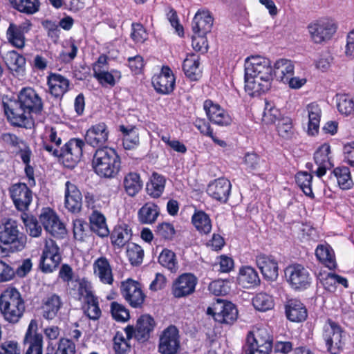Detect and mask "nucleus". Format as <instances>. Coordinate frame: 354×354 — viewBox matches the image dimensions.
I'll list each match as a JSON object with an SVG mask.
<instances>
[{"instance_id": "obj_1", "label": "nucleus", "mask_w": 354, "mask_h": 354, "mask_svg": "<svg viewBox=\"0 0 354 354\" xmlns=\"http://www.w3.org/2000/svg\"><path fill=\"white\" fill-rule=\"evenodd\" d=\"M4 112L12 124L26 129L33 126L31 113H39L43 110V100L31 87L23 88L17 100L3 101Z\"/></svg>"}, {"instance_id": "obj_2", "label": "nucleus", "mask_w": 354, "mask_h": 354, "mask_svg": "<svg viewBox=\"0 0 354 354\" xmlns=\"http://www.w3.org/2000/svg\"><path fill=\"white\" fill-rule=\"evenodd\" d=\"M245 90L250 95L268 91L273 80L271 61L261 55H252L245 60Z\"/></svg>"}, {"instance_id": "obj_3", "label": "nucleus", "mask_w": 354, "mask_h": 354, "mask_svg": "<svg viewBox=\"0 0 354 354\" xmlns=\"http://www.w3.org/2000/svg\"><path fill=\"white\" fill-rule=\"evenodd\" d=\"M91 165L93 171L101 178H114L121 170V158L113 148L97 149Z\"/></svg>"}, {"instance_id": "obj_4", "label": "nucleus", "mask_w": 354, "mask_h": 354, "mask_svg": "<svg viewBox=\"0 0 354 354\" xmlns=\"http://www.w3.org/2000/svg\"><path fill=\"white\" fill-rule=\"evenodd\" d=\"M25 301L18 290L13 287L5 289L0 295V310L10 323H17L25 312Z\"/></svg>"}, {"instance_id": "obj_5", "label": "nucleus", "mask_w": 354, "mask_h": 354, "mask_svg": "<svg viewBox=\"0 0 354 354\" xmlns=\"http://www.w3.org/2000/svg\"><path fill=\"white\" fill-rule=\"evenodd\" d=\"M27 236L20 232L16 221L8 220L0 226V243L6 247V257L8 253L23 250L26 245Z\"/></svg>"}, {"instance_id": "obj_6", "label": "nucleus", "mask_w": 354, "mask_h": 354, "mask_svg": "<svg viewBox=\"0 0 354 354\" xmlns=\"http://www.w3.org/2000/svg\"><path fill=\"white\" fill-rule=\"evenodd\" d=\"M246 343L248 354H270L273 337L266 328H257L248 332Z\"/></svg>"}, {"instance_id": "obj_7", "label": "nucleus", "mask_w": 354, "mask_h": 354, "mask_svg": "<svg viewBox=\"0 0 354 354\" xmlns=\"http://www.w3.org/2000/svg\"><path fill=\"white\" fill-rule=\"evenodd\" d=\"M284 272L286 281L292 290L304 291L311 286L313 277L303 265L292 263L286 268Z\"/></svg>"}, {"instance_id": "obj_8", "label": "nucleus", "mask_w": 354, "mask_h": 354, "mask_svg": "<svg viewBox=\"0 0 354 354\" xmlns=\"http://www.w3.org/2000/svg\"><path fill=\"white\" fill-rule=\"evenodd\" d=\"M343 329L340 325L330 318H328L322 328V338L327 351L330 354H339L343 350Z\"/></svg>"}, {"instance_id": "obj_9", "label": "nucleus", "mask_w": 354, "mask_h": 354, "mask_svg": "<svg viewBox=\"0 0 354 354\" xmlns=\"http://www.w3.org/2000/svg\"><path fill=\"white\" fill-rule=\"evenodd\" d=\"M85 142L79 138H71L60 149L59 162L66 168L74 169L83 155Z\"/></svg>"}, {"instance_id": "obj_10", "label": "nucleus", "mask_w": 354, "mask_h": 354, "mask_svg": "<svg viewBox=\"0 0 354 354\" xmlns=\"http://www.w3.org/2000/svg\"><path fill=\"white\" fill-rule=\"evenodd\" d=\"M62 259L60 249L55 241L51 239L46 240L39 263L41 271L46 274L53 272Z\"/></svg>"}, {"instance_id": "obj_11", "label": "nucleus", "mask_w": 354, "mask_h": 354, "mask_svg": "<svg viewBox=\"0 0 354 354\" xmlns=\"http://www.w3.org/2000/svg\"><path fill=\"white\" fill-rule=\"evenodd\" d=\"M207 313L221 324H232L238 317V310L232 302L216 299L207 309Z\"/></svg>"}, {"instance_id": "obj_12", "label": "nucleus", "mask_w": 354, "mask_h": 354, "mask_svg": "<svg viewBox=\"0 0 354 354\" xmlns=\"http://www.w3.org/2000/svg\"><path fill=\"white\" fill-rule=\"evenodd\" d=\"M120 293L128 304L133 308H141L146 299L142 285L139 281L128 278L121 282Z\"/></svg>"}, {"instance_id": "obj_13", "label": "nucleus", "mask_w": 354, "mask_h": 354, "mask_svg": "<svg viewBox=\"0 0 354 354\" xmlns=\"http://www.w3.org/2000/svg\"><path fill=\"white\" fill-rule=\"evenodd\" d=\"M156 322L149 315H142L137 320L136 327L128 325L124 328V332L128 339L135 337L138 342H147L154 330Z\"/></svg>"}, {"instance_id": "obj_14", "label": "nucleus", "mask_w": 354, "mask_h": 354, "mask_svg": "<svg viewBox=\"0 0 354 354\" xmlns=\"http://www.w3.org/2000/svg\"><path fill=\"white\" fill-rule=\"evenodd\" d=\"M180 349V337L178 328L169 325L159 336L158 351L161 354H177Z\"/></svg>"}, {"instance_id": "obj_15", "label": "nucleus", "mask_w": 354, "mask_h": 354, "mask_svg": "<svg viewBox=\"0 0 354 354\" xmlns=\"http://www.w3.org/2000/svg\"><path fill=\"white\" fill-rule=\"evenodd\" d=\"M198 278L191 272H184L173 281L171 292L174 298L180 299L192 295L196 291Z\"/></svg>"}, {"instance_id": "obj_16", "label": "nucleus", "mask_w": 354, "mask_h": 354, "mask_svg": "<svg viewBox=\"0 0 354 354\" xmlns=\"http://www.w3.org/2000/svg\"><path fill=\"white\" fill-rule=\"evenodd\" d=\"M311 40L316 44H321L330 39L337 30L335 23L330 19H322L310 23L308 26Z\"/></svg>"}, {"instance_id": "obj_17", "label": "nucleus", "mask_w": 354, "mask_h": 354, "mask_svg": "<svg viewBox=\"0 0 354 354\" xmlns=\"http://www.w3.org/2000/svg\"><path fill=\"white\" fill-rule=\"evenodd\" d=\"M9 194L18 211L26 212L32 201V192L26 183H17L9 188Z\"/></svg>"}, {"instance_id": "obj_18", "label": "nucleus", "mask_w": 354, "mask_h": 354, "mask_svg": "<svg viewBox=\"0 0 354 354\" xmlns=\"http://www.w3.org/2000/svg\"><path fill=\"white\" fill-rule=\"evenodd\" d=\"M39 218L46 232L54 237L63 238L66 232V227L53 209L43 208Z\"/></svg>"}, {"instance_id": "obj_19", "label": "nucleus", "mask_w": 354, "mask_h": 354, "mask_svg": "<svg viewBox=\"0 0 354 354\" xmlns=\"http://www.w3.org/2000/svg\"><path fill=\"white\" fill-rule=\"evenodd\" d=\"M37 330V322L35 319H32L23 340L24 347L26 348L24 354H43V335Z\"/></svg>"}, {"instance_id": "obj_20", "label": "nucleus", "mask_w": 354, "mask_h": 354, "mask_svg": "<svg viewBox=\"0 0 354 354\" xmlns=\"http://www.w3.org/2000/svg\"><path fill=\"white\" fill-rule=\"evenodd\" d=\"M203 107L207 118L212 123L221 127H227L232 124V117L227 111L218 103L207 99L204 101Z\"/></svg>"}, {"instance_id": "obj_21", "label": "nucleus", "mask_w": 354, "mask_h": 354, "mask_svg": "<svg viewBox=\"0 0 354 354\" xmlns=\"http://www.w3.org/2000/svg\"><path fill=\"white\" fill-rule=\"evenodd\" d=\"M231 189L230 181L224 177H221L209 182L206 192L212 199L225 204L229 199Z\"/></svg>"}, {"instance_id": "obj_22", "label": "nucleus", "mask_w": 354, "mask_h": 354, "mask_svg": "<svg viewBox=\"0 0 354 354\" xmlns=\"http://www.w3.org/2000/svg\"><path fill=\"white\" fill-rule=\"evenodd\" d=\"M313 160L318 166L315 174L317 177L322 178L326 174L327 170L333 166L331 148L329 143L324 142L315 150L313 154Z\"/></svg>"}, {"instance_id": "obj_23", "label": "nucleus", "mask_w": 354, "mask_h": 354, "mask_svg": "<svg viewBox=\"0 0 354 354\" xmlns=\"http://www.w3.org/2000/svg\"><path fill=\"white\" fill-rule=\"evenodd\" d=\"M255 262L265 279L273 281L277 279L279 266L274 256L261 252L256 255Z\"/></svg>"}, {"instance_id": "obj_24", "label": "nucleus", "mask_w": 354, "mask_h": 354, "mask_svg": "<svg viewBox=\"0 0 354 354\" xmlns=\"http://www.w3.org/2000/svg\"><path fill=\"white\" fill-rule=\"evenodd\" d=\"M31 26L32 24L28 20L19 24L10 23L6 30L8 42L19 49L23 48L25 46V34L29 32Z\"/></svg>"}, {"instance_id": "obj_25", "label": "nucleus", "mask_w": 354, "mask_h": 354, "mask_svg": "<svg viewBox=\"0 0 354 354\" xmlns=\"http://www.w3.org/2000/svg\"><path fill=\"white\" fill-rule=\"evenodd\" d=\"M63 301L61 297L54 292L48 293L41 300V312L44 319L53 320L57 317L62 308Z\"/></svg>"}, {"instance_id": "obj_26", "label": "nucleus", "mask_w": 354, "mask_h": 354, "mask_svg": "<svg viewBox=\"0 0 354 354\" xmlns=\"http://www.w3.org/2000/svg\"><path fill=\"white\" fill-rule=\"evenodd\" d=\"M64 206L73 213L77 214L82 209V195L76 185L68 180L65 183Z\"/></svg>"}, {"instance_id": "obj_27", "label": "nucleus", "mask_w": 354, "mask_h": 354, "mask_svg": "<svg viewBox=\"0 0 354 354\" xmlns=\"http://www.w3.org/2000/svg\"><path fill=\"white\" fill-rule=\"evenodd\" d=\"M152 84L159 93H171L175 87V77L171 70L168 66H162L160 74L153 77Z\"/></svg>"}, {"instance_id": "obj_28", "label": "nucleus", "mask_w": 354, "mask_h": 354, "mask_svg": "<svg viewBox=\"0 0 354 354\" xmlns=\"http://www.w3.org/2000/svg\"><path fill=\"white\" fill-rule=\"evenodd\" d=\"M286 318L292 322H303L308 317V310L301 301L297 298L287 299L285 306Z\"/></svg>"}, {"instance_id": "obj_29", "label": "nucleus", "mask_w": 354, "mask_h": 354, "mask_svg": "<svg viewBox=\"0 0 354 354\" xmlns=\"http://www.w3.org/2000/svg\"><path fill=\"white\" fill-rule=\"evenodd\" d=\"M94 274L100 281L104 283L112 285L114 281L113 270L109 260L104 256L96 259L93 264Z\"/></svg>"}, {"instance_id": "obj_30", "label": "nucleus", "mask_w": 354, "mask_h": 354, "mask_svg": "<svg viewBox=\"0 0 354 354\" xmlns=\"http://www.w3.org/2000/svg\"><path fill=\"white\" fill-rule=\"evenodd\" d=\"M237 283L243 288H254L260 285L261 279L257 271L250 266L239 268Z\"/></svg>"}, {"instance_id": "obj_31", "label": "nucleus", "mask_w": 354, "mask_h": 354, "mask_svg": "<svg viewBox=\"0 0 354 354\" xmlns=\"http://www.w3.org/2000/svg\"><path fill=\"white\" fill-rule=\"evenodd\" d=\"M214 19L207 10H199L192 21V30L194 34L205 35L211 31Z\"/></svg>"}, {"instance_id": "obj_32", "label": "nucleus", "mask_w": 354, "mask_h": 354, "mask_svg": "<svg viewBox=\"0 0 354 354\" xmlns=\"http://www.w3.org/2000/svg\"><path fill=\"white\" fill-rule=\"evenodd\" d=\"M112 245L118 249L126 245L132 238V230L129 225L126 223L115 225L109 234Z\"/></svg>"}, {"instance_id": "obj_33", "label": "nucleus", "mask_w": 354, "mask_h": 354, "mask_svg": "<svg viewBox=\"0 0 354 354\" xmlns=\"http://www.w3.org/2000/svg\"><path fill=\"white\" fill-rule=\"evenodd\" d=\"M47 84L50 93L57 98H62L68 91L70 82L64 76L51 73L48 76Z\"/></svg>"}, {"instance_id": "obj_34", "label": "nucleus", "mask_w": 354, "mask_h": 354, "mask_svg": "<svg viewBox=\"0 0 354 354\" xmlns=\"http://www.w3.org/2000/svg\"><path fill=\"white\" fill-rule=\"evenodd\" d=\"M89 228L92 232L101 238L107 237L110 231L105 216L97 209H94L88 217Z\"/></svg>"}, {"instance_id": "obj_35", "label": "nucleus", "mask_w": 354, "mask_h": 354, "mask_svg": "<svg viewBox=\"0 0 354 354\" xmlns=\"http://www.w3.org/2000/svg\"><path fill=\"white\" fill-rule=\"evenodd\" d=\"M69 292L75 299L79 301L84 299V301H86L94 296L91 284L85 278L75 279L74 282L69 286Z\"/></svg>"}, {"instance_id": "obj_36", "label": "nucleus", "mask_w": 354, "mask_h": 354, "mask_svg": "<svg viewBox=\"0 0 354 354\" xmlns=\"http://www.w3.org/2000/svg\"><path fill=\"white\" fill-rule=\"evenodd\" d=\"M160 214L159 206L151 201L145 203L138 211V221L143 225L155 223Z\"/></svg>"}, {"instance_id": "obj_37", "label": "nucleus", "mask_w": 354, "mask_h": 354, "mask_svg": "<svg viewBox=\"0 0 354 354\" xmlns=\"http://www.w3.org/2000/svg\"><path fill=\"white\" fill-rule=\"evenodd\" d=\"M322 113L321 107L316 102H312L306 105L304 110V117L308 118L307 131L308 133H318Z\"/></svg>"}, {"instance_id": "obj_38", "label": "nucleus", "mask_w": 354, "mask_h": 354, "mask_svg": "<svg viewBox=\"0 0 354 354\" xmlns=\"http://www.w3.org/2000/svg\"><path fill=\"white\" fill-rule=\"evenodd\" d=\"M191 222L201 234H209L212 228V222L209 215L202 209L194 210Z\"/></svg>"}, {"instance_id": "obj_39", "label": "nucleus", "mask_w": 354, "mask_h": 354, "mask_svg": "<svg viewBox=\"0 0 354 354\" xmlns=\"http://www.w3.org/2000/svg\"><path fill=\"white\" fill-rule=\"evenodd\" d=\"M122 185L125 193L130 197H134L142 190L143 181L138 173L130 171L124 175Z\"/></svg>"}, {"instance_id": "obj_40", "label": "nucleus", "mask_w": 354, "mask_h": 354, "mask_svg": "<svg viewBox=\"0 0 354 354\" xmlns=\"http://www.w3.org/2000/svg\"><path fill=\"white\" fill-rule=\"evenodd\" d=\"M315 256L317 260L329 270H335L336 268L335 254L330 245H318L315 250Z\"/></svg>"}, {"instance_id": "obj_41", "label": "nucleus", "mask_w": 354, "mask_h": 354, "mask_svg": "<svg viewBox=\"0 0 354 354\" xmlns=\"http://www.w3.org/2000/svg\"><path fill=\"white\" fill-rule=\"evenodd\" d=\"M165 185V177L157 172H153L147 183V193L153 198H158L163 194Z\"/></svg>"}, {"instance_id": "obj_42", "label": "nucleus", "mask_w": 354, "mask_h": 354, "mask_svg": "<svg viewBox=\"0 0 354 354\" xmlns=\"http://www.w3.org/2000/svg\"><path fill=\"white\" fill-rule=\"evenodd\" d=\"M294 74V65L292 61L287 59H279L276 61L273 68V76L283 82Z\"/></svg>"}, {"instance_id": "obj_43", "label": "nucleus", "mask_w": 354, "mask_h": 354, "mask_svg": "<svg viewBox=\"0 0 354 354\" xmlns=\"http://www.w3.org/2000/svg\"><path fill=\"white\" fill-rule=\"evenodd\" d=\"M199 59L196 55H191L187 57L183 65L185 75L192 81L198 80L201 76Z\"/></svg>"}, {"instance_id": "obj_44", "label": "nucleus", "mask_w": 354, "mask_h": 354, "mask_svg": "<svg viewBox=\"0 0 354 354\" xmlns=\"http://www.w3.org/2000/svg\"><path fill=\"white\" fill-rule=\"evenodd\" d=\"M332 174L336 178L340 189L342 190H348L352 188L353 181L348 167L346 166L337 167L333 169Z\"/></svg>"}, {"instance_id": "obj_45", "label": "nucleus", "mask_w": 354, "mask_h": 354, "mask_svg": "<svg viewBox=\"0 0 354 354\" xmlns=\"http://www.w3.org/2000/svg\"><path fill=\"white\" fill-rule=\"evenodd\" d=\"M93 77L99 82L102 86L109 85L113 86L117 80L121 78V73L117 70H111L110 72L106 69L100 70L96 68Z\"/></svg>"}, {"instance_id": "obj_46", "label": "nucleus", "mask_w": 354, "mask_h": 354, "mask_svg": "<svg viewBox=\"0 0 354 354\" xmlns=\"http://www.w3.org/2000/svg\"><path fill=\"white\" fill-rule=\"evenodd\" d=\"M4 59L8 67L17 73L24 72L26 66V59L15 50L8 51L4 56Z\"/></svg>"}, {"instance_id": "obj_47", "label": "nucleus", "mask_w": 354, "mask_h": 354, "mask_svg": "<svg viewBox=\"0 0 354 354\" xmlns=\"http://www.w3.org/2000/svg\"><path fill=\"white\" fill-rule=\"evenodd\" d=\"M176 230L173 223L162 221L159 223L154 230L158 239L164 241H171L176 235Z\"/></svg>"}, {"instance_id": "obj_48", "label": "nucleus", "mask_w": 354, "mask_h": 354, "mask_svg": "<svg viewBox=\"0 0 354 354\" xmlns=\"http://www.w3.org/2000/svg\"><path fill=\"white\" fill-rule=\"evenodd\" d=\"M313 178V175L308 171H298L295 175L297 185L306 196L312 199L315 198V194L312 189Z\"/></svg>"}, {"instance_id": "obj_49", "label": "nucleus", "mask_w": 354, "mask_h": 354, "mask_svg": "<svg viewBox=\"0 0 354 354\" xmlns=\"http://www.w3.org/2000/svg\"><path fill=\"white\" fill-rule=\"evenodd\" d=\"M12 6L18 11L33 15L39 10V0H12Z\"/></svg>"}, {"instance_id": "obj_50", "label": "nucleus", "mask_w": 354, "mask_h": 354, "mask_svg": "<svg viewBox=\"0 0 354 354\" xmlns=\"http://www.w3.org/2000/svg\"><path fill=\"white\" fill-rule=\"evenodd\" d=\"M158 263L171 272H176L178 270L176 254L167 248L163 249L160 252L158 257Z\"/></svg>"}, {"instance_id": "obj_51", "label": "nucleus", "mask_w": 354, "mask_h": 354, "mask_svg": "<svg viewBox=\"0 0 354 354\" xmlns=\"http://www.w3.org/2000/svg\"><path fill=\"white\" fill-rule=\"evenodd\" d=\"M130 339L127 336L124 337L122 332L117 331L113 338V349L115 354H128L131 347Z\"/></svg>"}, {"instance_id": "obj_52", "label": "nucleus", "mask_w": 354, "mask_h": 354, "mask_svg": "<svg viewBox=\"0 0 354 354\" xmlns=\"http://www.w3.org/2000/svg\"><path fill=\"white\" fill-rule=\"evenodd\" d=\"M252 305L257 310L265 312L272 309L274 303L272 296L265 292H259L252 299Z\"/></svg>"}, {"instance_id": "obj_53", "label": "nucleus", "mask_w": 354, "mask_h": 354, "mask_svg": "<svg viewBox=\"0 0 354 354\" xmlns=\"http://www.w3.org/2000/svg\"><path fill=\"white\" fill-rule=\"evenodd\" d=\"M337 107L339 113L348 115L354 112V100L347 94L336 95Z\"/></svg>"}, {"instance_id": "obj_54", "label": "nucleus", "mask_w": 354, "mask_h": 354, "mask_svg": "<svg viewBox=\"0 0 354 354\" xmlns=\"http://www.w3.org/2000/svg\"><path fill=\"white\" fill-rule=\"evenodd\" d=\"M22 219L26 231L30 236L38 237L41 235L42 227L35 216L25 214Z\"/></svg>"}, {"instance_id": "obj_55", "label": "nucleus", "mask_w": 354, "mask_h": 354, "mask_svg": "<svg viewBox=\"0 0 354 354\" xmlns=\"http://www.w3.org/2000/svg\"><path fill=\"white\" fill-rule=\"evenodd\" d=\"M127 257L133 266H140L143 261L144 250L136 243H131L127 250Z\"/></svg>"}, {"instance_id": "obj_56", "label": "nucleus", "mask_w": 354, "mask_h": 354, "mask_svg": "<svg viewBox=\"0 0 354 354\" xmlns=\"http://www.w3.org/2000/svg\"><path fill=\"white\" fill-rule=\"evenodd\" d=\"M111 313L113 318L117 322H124L130 317L129 310L117 301L111 302Z\"/></svg>"}, {"instance_id": "obj_57", "label": "nucleus", "mask_w": 354, "mask_h": 354, "mask_svg": "<svg viewBox=\"0 0 354 354\" xmlns=\"http://www.w3.org/2000/svg\"><path fill=\"white\" fill-rule=\"evenodd\" d=\"M87 305V309L85 311L86 316L92 320H97L102 315L101 310L99 306L98 298L93 296L85 301Z\"/></svg>"}, {"instance_id": "obj_58", "label": "nucleus", "mask_w": 354, "mask_h": 354, "mask_svg": "<svg viewBox=\"0 0 354 354\" xmlns=\"http://www.w3.org/2000/svg\"><path fill=\"white\" fill-rule=\"evenodd\" d=\"M88 223L82 218H76L73 222V232L74 239L79 241H84L87 236Z\"/></svg>"}, {"instance_id": "obj_59", "label": "nucleus", "mask_w": 354, "mask_h": 354, "mask_svg": "<svg viewBox=\"0 0 354 354\" xmlns=\"http://www.w3.org/2000/svg\"><path fill=\"white\" fill-rule=\"evenodd\" d=\"M55 354H76L75 342L67 337H61L57 342Z\"/></svg>"}, {"instance_id": "obj_60", "label": "nucleus", "mask_w": 354, "mask_h": 354, "mask_svg": "<svg viewBox=\"0 0 354 354\" xmlns=\"http://www.w3.org/2000/svg\"><path fill=\"white\" fill-rule=\"evenodd\" d=\"M109 134H85V140L86 143L97 149H102L108 147L106 146L108 142Z\"/></svg>"}, {"instance_id": "obj_61", "label": "nucleus", "mask_w": 354, "mask_h": 354, "mask_svg": "<svg viewBox=\"0 0 354 354\" xmlns=\"http://www.w3.org/2000/svg\"><path fill=\"white\" fill-rule=\"evenodd\" d=\"M280 115L279 111L270 104H267L263 114L262 121L266 124H270L278 121Z\"/></svg>"}, {"instance_id": "obj_62", "label": "nucleus", "mask_w": 354, "mask_h": 354, "mask_svg": "<svg viewBox=\"0 0 354 354\" xmlns=\"http://www.w3.org/2000/svg\"><path fill=\"white\" fill-rule=\"evenodd\" d=\"M131 37L135 42L142 44L147 39L148 33L142 24H133Z\"/></svg>"}, {"instance_id": "obj_63", "label": "nucleus", "mask_w": 354, "mask_h": 354, "mask_svg": "<svg viewBox=\"0 0 354 354\" xmlns=\"http://www.w3.org/2000/svg\"><path fill=\"white\" fill-rule=\"evenodd\" d=\"M58 277L64 283H67L68 286H71L75 280L73 279L74 272L73 268L67 263L62 265L58 273Z\"/></svg>"}, {"instance_id": "obj_64", "label": "nucleus", "mask_w": 354, "mask_h": 354, "mask_svg": "<svg viewBox=\"0 0 354 354\" xmlns=\"http://www.w3.org/2000/svg\"><path fill=\"white\" fill-rule=\"evenodd\" d=\"M18 343L13 340L6 341L0 346V354H20Z\"/></svg>"}]
</instances>
